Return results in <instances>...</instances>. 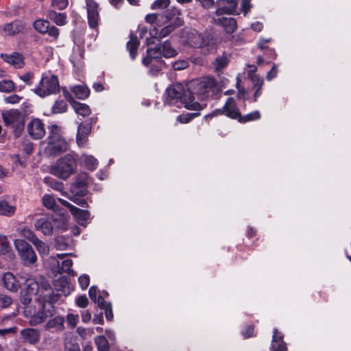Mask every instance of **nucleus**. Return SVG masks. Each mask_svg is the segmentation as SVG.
Instances as JSON below:
<instances>
[{
    "label": "nucleus",
    "instance_id": "obj_34",
    "mask_svg": "<svg viewBox=\"0 0 351 351\" xmlns=\"http://www.w3.org/2000/svg\"><path fill=\"white\" fill-rule=\"evenodd\" d=\"M176 29V26L173 24L168 25L164 27L159 32L158 36H157V31L156 29H154L152 32H151L150 34L154 37H158L161 39L165 38L168 35L170 34L174 29Z\"/></svg>",
    "mask_w": 351,
    "mask_h": 351
},
{
    "label": "nucleus",
    "instance_id": "obj_63",
    "mask_svg": "<svg viewBox=\"0 0 351 351\" xmlns=\"http://www.w3.org/2000/svg\"><path fill=\"white\" fill-rule=\"evenodd\" d=\"M248 77L251 80L254 86H263V80L260 78L258 75H252V76Z\"/></svg>",
    "mask_w": 351,
    "mask_h": 351
},
{
    "label": "nucleus",
    "instance_id": "obj_54",
    "mask_svg": "<svg viewBox=\"0 0 351 351\" xmlns=\"http://www.w3.org/2000/svg\"><path fill=\"white\" fill-rule=\"evenodd\" d=\"M79 284L82 289H86L90 283V278L88 275L84 274L78 278Z\"/></svg>",
    "mask_w": 351,
    "mask_h": 351
},
{
    "label": "nucleus",
    "instance_id": "obj_38",
    "mask_svg": "<svg viewBox=\"0 0 351 351\" xmlns=\"http://www.w3.org/2000/svg\"><path fill=\"white\" fill-rule=\"evenodd\" d=\"M95 342L98 351H109L108 341L104 336L101 335L96 337Z\"/></svg>",
    "mask_w": 351,
    "mask_h": 351
},
{
    "label": "nucleus",
    "instance_id": "obj_51",
    "mask_svg": "<svg viewBox=\"0 0 351 351\" xmlns=\"http://www.w3.org/2000/svg\"><path fill=\"white\" fill-rule=\"evenodd\" d=\"M12 304V299L11 297L1 295H0V306L2 308H7Z\"/></svg>",
    "mask_w": 351,
    "mask_h": 351
},
{
    "label": "nucleus",
    "instance_id": "obj_4",
    "mask_svg": "<svg viewBox=\"0 0 351 351\" xmlns=\"http://www.w3.org/2000/svg\"><path fill=\"white\" fill-rule=\"evenodd\" d=\"M178 52L169 40L158 44L154 47L147 49V56L143 58V64L148 66L152 64V60H159L162 57L165 58H174Z\"/></svg>",
    "mask_w": 351,
    "mask_h": 351
},
{
    "label": "nucleus",
    "instance_id": "obj_13",
    "mask_svg": "<svg viewBox=\"0 0 351 351\" xmlns=\"http://www.w3.org/2000/svg\"><path fill=\"white\" fill-rule=\"evenodd\" d=\"M58 201L64 206L68 208L71 213L80 225L85 226L90 218V213L86 210H82L70 204L69 202L58 198Z\"/></svg>",
    "mask_w": 351,
    "mask_h": 351
},
{
    "label": "nucleus",
    "instance_id": "obj_19",
    "mask_svg": "<svg viewBox=\"0 0 351 351\" xmlns=\"http://www.w3.org/2000/svg\"><path fill=\"white\" fill-rule=\"evenodd\" d=\"M237 3V0H218L216 14H232L235 10Z\"/></svg>",
    "mask_w": 351,
    "mask_h": 351
},
{
    "label": "nucleus",
    "instance_id": "obj_52",
    "mask_svg": "<svg viewBox=\"0 0 351 351\" xmlns=\"http://www.w3.org/2000/svg\"><path fill=\"white\" fill-rule=\"evenodd\" d=\"M68 5V0H52L51 6L58 10H64Z\"/></svg>",
    "mask_w": 351,
    "mask_h": 351
},
{
    "label": "nucleus",
    "instance_id": "obj_49",
    "mask_svg": "<svg viewBox=\"0 0 351 351\" xmlns=\"http://www.w3.org/2000/svg\"><path fill=\"white\" fill-rule=\"evenodd\" d=\"M10 248L7 238L5 236L0 235V253L4 254L9 252Z\"/></svg>",
    "mask_w": 351,
    "mask_h": 351
},
{
    "label": "nucleus",
    "instance_id": "obj_29",
    "mask_svg": "<svg viewBox=\"0 0 351 351\" xmlns=\"http://www.w3.org/2000/svg\"><path fill=\"white\" fill-rule=\"evenodd\" d=\"M16 211V206L9 204L5 199H0V215L11 217L14 215Z\"/></svg>",
    "mask_w": 351,
    "mask_h": 351
},
{
    "label": "nucleus",
    "instance_id": "obj_37",
    "mask_svg": "<svg viewBox=\"0 0 351 351\" xmlns=\"http://www.w3.org/2000/svg\"><path fill=\"white\" fill-rule=\"evenodd\" d=\"M43 204L47 208L52 210H56L58 207L54 197L47 194L45 195L43 197Z\"/></svg>",
    "mask_w": 351,
    "mask_h": 351
},
{
    "label": "nucleus",
    "instance_id": "obj_44",
    "mask_svg": "<svg viewBox=\"0 0 351 351\" xmlns=\"http://www.w3.org/2000/svg\"><path fill=\"white\" fill-rule=\"evenodd\" d=\"M199 115V112L186 113L179 115L177 117V121L182 123H187Z\"/></svg>",
    "mask_w": 351,
    "mask_h": 351
},
{
    "label": "nucleus",
    "instance_id": "obj_22",
    "mask_svg": "<svg viewBox=\"0 0 351 351\" xmlns=\"http://www.w3.org/2000/svg\"><path fill=\"white\" fill-rule=\"evenodd\" d=\"M2 282L5 288L12 292H16L20 288V283L11 272L3 275Z\"/></svg>",
    "mask_w": 351,
    "mask_h": 351
},
{
    "label": "nucleus",
    "instance_id": "obj_62",
    "mask_svg": "<svg viewBox=\"0 0 351 351\" xmlns=\"http://www.w3.org/2000/svg\"><path fill=\"white\" fill-rule=\"evenodd\" d=\"M64 351H80V349L78 344L66 342L65 343Z\"/></svg>",
    "mask_w": 351,
    "mask_h": 351
},
{
    "label": "nucleus",
    "instance_id": "obj_10",
    "mask_svg": "<svg viewBox=\"0 0 351 351\" xmlns=\"http://www.w3.org/2000/svg\"><path fill=\"white\" fill-rule=\"evenodd\" d=\"M14 245L25 265L36 263L37 256L32 246L22 239H16Z\"/></svg>",
    "mask_w": 351,
    "mask_h": 351
},
{
    "label": "nucleus",
    "instance_id": "obj_1",
    "mask_svg": "<svg viewBox=\"0 0 351 351\" xmlns=\"http://www.w3.org/2000/svg\"><path fill=\"white\" fill-rule=\"evenodd\" d=\"M48 293L40 294L36 302V305L25 306V315L29 317V325L34 326L44 322L47 317L53 314V304L57 301L58 296L51 293V290L46 289Z\"/></svg>",
    "mask_w": 351,
    "mask_h": 351
},
{
    "label": "nucleus",
    "instance_id": "obj_64",
    "mask_svg": "<svg viewBox=\"0 0 351 351\" xmlns=\"http://www.w3.org/2000/svg\"><path fill=\"white\" fill-rule=\"evenodd\" d=\"M97 287H95V286H92L90 289H89V291H88V295H89V297L90 298V300L93 302H96L97 301V298H98L97 296Z\"/></svg>",
    "mask_w": 351,
    "mask_h": 351
},
{
    "label": "nucleus",
    "instance_id": "obj_25",
    "mask_svg": "<svg viewBox=\"0 0 351 351\" xmlns=\"http://www.w3.org/2000/svg\"><path fill=\"white\" fill-rule=\"evenodd\" d=\"M140 42L136 36L133 34L130 35V40L127 43V49L130 53V58L134 60L137 55V49L139 47Z\"/></svg>",
    "mask_w": 351,
    "mask_h": 351
},
{
    "label": "nucleus",
    "instance_id": "obj_11",
    "mask_svg": "<svg viewBox=\"0 0 351 351\" xmlns=\"http://www.w3.org/2000/svg\"><path fill=\"white\" fill-rule=\"evenodd\" d=\"M60 221L50 217H42L38 219L35 223V229L41 232L44 235L49 236L53 234V230L58 228Z\"/></svg>",
    "mask_w": 351,
    "mask_h": 351
},
{
    "label": "nucleus",
    "instance_id": "obj_60",
    "mask_svg": "<svg viewBox=\"0 0 351 351\" xmlns=\"http://www.w3.org/2000/svg\"><path fill=\"white\" fill-rule=\"evenodd\" d=\"M98 305V306L101 308V309H105L106 308L108 307V306H111V304L110 303H108V302H106L104 298L101 295L98 296V298H97V301L96 302Z\"/></svg>",
    "mask_w": 351,
    "mask_h": 351
},
{
    "label": "nucleus",
    "instance_id": "obj_41",
    "mask_svg": "<svg viewBox=\"0 0 351 351\" xmlns=\"http://www.w3.org/2000/svg\"><path fill=\"white\" fill-rule=\"evenodd\" d=\"M82 157L84 161L86 167L88 169L94 170L97 168L98 162L97 160L93 156L83 154Z\"/></svg>",
    "mask_w": 351,
    "mask_h": 351
},
{
    "label": "nucleus",
    "instance_id": "obj_24",
    "mask_svg": "<svg viewBox=\"0 0 351 351\" xmlns=\"http://www.w3.org/2000/svg\"><path fill=\"white\" fill-rule=\"evenodd\" d=\"M24 25L19 21H13L5 24L3 27V32L5 36H14L24 29Z\"/></svg>",
    "mask_w": 351,
    "mask_h": 351
},
{
    "label": "nucleus",
    "instance_id": "obj_53",
    "mask_svg": "<svg viewBox=\"0 0 351 351\" xmlns=\"http://www.w3.org/2000/svg\"><path fill=\"white\" fill-rule=\"evenodd\" d=\"M34 74L30 72H27L19 76L20 80L25 83L27 86H32L33 84Z\"/></svg>",
    "mask_w": 351,
    "mask_h": 351
},
{
    "label": "nucleus",
    "instance_id": "obj_40",
    "mask_svg": "<svg viewBox=\"0 0 351 351\" xmlns=\"http://www.w3.org/2000/svg\"><path fill=\"white\" fill-rule=\"evenodd\" d=\"M260 119H261L260 112L258 110H255L252 112L245 114V116H241V114H240V117H239L238 121L240 123H247L249 121H256Z\"/></svg>",
    "mask_w": 351,
    "mask_h": 351
},
{
    "label": "nucleus",
    "instance_id": "obj_31",
    "mask_svg": "<svg viewBox=\"0 0 351 351\" xmlns=\"http://www.w3.org/2000/svg\"><path fill=\"white\" fill-rule=\"evenodd\" d=\"M71 91L79 99H85L90 94L88 88L84 85L75 86L71 88Z\"/></svg>",
    "mask_w": 351,
    "mask_h": 351
},
{
    "label": "nucleus",
    "instance_id": "obj_20",
    "mask_svg": "<svg viewBox=\"0 0 351 351\" xmlns=\"http://www.w3.org/2000/svg\"><path fill=\"white\" fill-rule=\"evenodd\" d=\"M21 337L23 341L30 344H36L40 340V331L37 329L27 328L21 330Z\"/></svg>",
    "mask_w": 351,
    "mask_h": 351
},
{
    "label": "nucleus",
    "instance_id": "obj_16",
    "mask_svg": "<svg viewBox=\"0 0 351 351\" xmlns=\"http://www.w3.org/2000/svg\"><path fill=\"white\" fill-rule=\"evenodd\" d=\"M27 130L29 135L36 140L41 139L45 135V125L38 118H34L28 123Z\"/></svg>",
    "mask_w": 351,
    "mask_h": 351
},
{
    "label": "nucleus",
    "instance_id": "obj_58",
    "mask_svg": "<svg viewBox=\"0 0 351 351\" xmlns=\"http://www.w3.org/2000/svg\"><path fill=\"white\" fill-rule=\"evenodd\" d=\"M48 35L52 37L54 40H57L58 38V36L60 34L59 29L55 26H50L49 25V31L47 32Z\"/></svg>",
    "mask_w": 351,
    "mask_h": 351
},
{
    "label": "nucleus",
    "instance_id": "obj_5",
    "mask_svg": "<svg viewBox=\"0 0 351 351\" xmlns=\"http://www.w3.org/2000/svg\"><path fill=\"white\" fill-rule=\"evenodd\" d=\"M60 88L59 80L56 75L43 74L39 83L33 91L40 97L45 98L59 93Z\"/></svg>",
    "mask_w": 351,
    "mask_h": 351
},
{
    "label": "nucleus",
    "instance_id": "obj_45",
    "mask_svg": "<svg viewBox=\"0 0 351 351\" xmlns=\"http://www.w3.org/2000/svg\"><path fill=\"white\" fill-rule=\"evenodd\" d=\"M21 236L25 239L29 240L32 243L38 239L33 231L27 228H24L21 230Z\"/></svg>",
    "mask_w": 351,
    "mask_h": 351
},
{
    "label": "nucleus",
    "instance_id": "obj_27",
    "mask_svg": "<svg viewBox=\"0 0 351 351\" xmlns=\"http://www.w3.org/2000/svg\"><path fill=\"white\" fill-rule=\"evenodd\" d=\"M64 319L62 317L57 316L53 319H49L45 325L47 330L53 331L62 330L64 328Z\"/></svg>",
    "mask_w": 351,
    "mask_h": 351
},
{
    "label": "nucleus",
    "instance_id": "obj_57",
    "mask_svg": "<svg viewBox=\"0 0 351 351\" xmlns=\"http://www.w3.org/2000/svg\"><path fill=\"white\" fill-rule=\"evenodd\" d=\"M22 149L27 155H29L33 151V143L29 141H25L22 144Z\"/></svg>",
    "mask_w": 351,
    "mask_h": 351
},
{
    "label": "nucleus",
    "instance_id": "obj_30",
    "mask_svg": "<svg viewBox=\"0 0 351 351\" xmlns=\"http://www.w3.org/2000/svg\"><path fill=\"white\" fill-rule=\"evenodd\" d=\"M44 182L49 186L51 189L58 191L61 193V194L64 196L67 195V193L63 191L64 184L62 182L57 181L51 178L45 177L43 179Z\"/></svg>",
    "mask_w": 351,
    "mask_h": 351
},
{
    "label": "nucleus",
    "instance_id": "obj_14",
    "mask_svg": "<svg viewBox=\"0 0 351 351\" xmlns=\"http://www.w3.org/2000/svg\"><path fill=\"white\" fill-rule=\"evenodd\" d=\"M87 185L88 174L86 173H80L75 178V182L71 184L70 191L73 195L84 197L87 193Z\"/></svg>",
    "mask_w": 351,
    "mask_h": 351
},
{
    "label": "nucleus",
    "instance_id": "obj_59",
    "mask_svg": "<svg viewBox=\"0 0 351 351\" xmlns=\"http://www.w3.org/2000/svg\"><path fill=\"white\" fill-rule=\"evenodd\" d=\"M189 66V63L186 60H179V61H176L174 64H173V69L175 70H182L184 69H186Z\"/></svg>",
    "mask_w": 351,
    "mask_h": 351
},
{
    "label": "nucleus",
    "instance_id": "obj_48",
    "mask_svg": "<svg viewBox=\"0 0 351 351\" xmlns=\"http://www.w3.org/2000/svg\"><path fill=\"white\" fill-rule=\"evenodd\" d=\"M76 195H69L67 193L66 197L69 199L74 202L75 204L82 206V207H86L87 206V202L86 199L80 198V196L77 197Z\"/></svg>",
    "mask_w": 351,
    "mask_h": 351
},
{
    "label": "nucleus",
    "instance_id": "obj_50",
    "mask_svg": "<svg viewBox=\"0 0 351 351\" xmlns=\"http://www.w3.org/2000/svg\"><path fill=\"white\" fill-rule=\"evenodd\" d=\"M77 332L83 339H86L88 337H91L92 336V335L94 333V329L93 328H82V327H78L77 328Z\"/></svg>",
    "mask_w": 351,
    "mask_h": 351
},
{
    "label": "nucleus",
    "instance_id": "obj_7",
    "mask_svg": "<svg viewBox=\"0 0 351 351\" xmlns=\"http://www.w3.org/2000/svg\"><path fill=\"white\" fill-rule=\"evenodd\" d=\"M76 169L75 159L71 155L60 158L50 169V173L63 180L68 178Z\"/></svg>",
    "mask_w": 351,
    "mask_h": 351
},
{
    "label": "nucleus",
    "instance_id": "obj_6",
    "mask_svg": "<svg viewBox=\"0 0 351 351\" xmlns=\"http://www.w3.org/2000/svg\"><path fill=\"white\" fill-rule=\"evenodd\" d=\"M2 119L4 124L10 128L16 138H19L25 127L24 117L18 110L11 109L2 112Z\"/></svg>",
    "mask_w": 351,
    "mask_h": 351
},
{
    "label": "nucleus",
    "instance_id": "obj_26",
    "mask_svg": "<svg viewBox=\"0 0 351 351\" xmlns=\"http://www.w3.org/2000/svg\"><path fill=\"white\" fill-rule=\"evenodd\" d=\"M219 24L223 27L225 31L228 34L233 33L237 29V22L232 17H222L219 20Z\"/></svg>",
    "mask_w": 351,
    "mask_h": 351
},
{
    "label": "nucleus",
    "instance_id": "obj_61",
    "mask_svg": "<svg viewBox=\"0 0 351 351\" xmlns=\"http://www.w3.org/2000/svg\"><path fill=\"white\" fill-rule=\"evenodd\" d=\"M98 305V306L101 308V309H105L106 308L108 307V306H111V304L110 303H108V302H106L104 298L101 295L98 296V298H97V301L96 302Z\"/></svg>",
    "mask_w": 351,
    "mask_h": 351
},
{
    "label": "nucleus",
    "instance_id": "obj_15",
    "mask_svg": "<svg viewBox=\"0 0 351 351\" xmlns=\"http://www.w3.org/2000/svg\"><path fill=\"white\" fill-rule=\"evenodd\" d=\"M94 119L90 118L78 125L76 141L80 147H84L88 141V136L91 132Z\"/></svg>",
    "mask_w": 351,
    "mask_h": 351
},
{
    "label": "nucleus",
    "instance_id": "obj_55",
    "mask_svg": "<svg viewBox=\"0 0 351 351\" xmlns=\"http://www.w3.org/2000/svg\"><path fill=\"white\" fill-rule=\"evenodd\" d=\"M78 320L79 316L77 315L69 314L67 315V323L72 328H75L77 326Z\"/></svg>",
    "mask_w": 351,
    "mask_h": 351
},
{
    "label": "nucleus",
    "instance_id": "obj_32",
    "mask_svg": "<svg viewBox=\"0 0 351 351\" xmlns=\"http://www.w3.org/2000/svg\"><path fill=\"white\" fill-rule=\"evenodd\" d=\"M71 106L77 114L82 115V117H87L91 112L89 106L86 104L75 101L72 104Z\"/></svg>",
    "mask_w": 351,
    "mask_h": 351
},
{
    "label": "nucleus",
    "instance_id": "obj_9",
    "mask_svg": "<svg viewBox=\"0 0 351 351\" xmlns=\"http://www.w3.org/2000/svg\"><path fill=\"white\" fill-rule=\"evenodd\" d=\"M188 42L193 47L202 49L204 53H210L215 49L213 41L208 37H203L195 30L189 32Z\"/></svg>",
    "mask_w": 351,
    "mask_h": 351
},
{
    "label": "nucleus",
    "instance_id": "obj_18",
    "mask_svg": "<svg viewBox=\"0 0 351 351\" xmlns=\"http://www.w3.org/2000/svg\"><path fill=\"white\" fill-rule=\"evenodd\" d=\"M0 56L5 62L15 69H22L25 66L24 57L19 52H13L11 54L1 53Z\"/></svg>",
    "mask_w": 351,
    "mask_h": 351
},
{
    "label": "nucleus",
    "instance_id": "obj_33",
    "mask_svg": "<svg viewBox=\"0 0 351 351\" xmlns=\"http://www.w3.org/2000/svg\"><path fill=\"white\" fill-rule=\"evenodd\" d=\"M49 22L44 19H37L33 23L34 28L40 34H45L49 31Z\"/></svg>",
    "mask_w": 351,
    "mask_h": 351
},
{
    "label": "nucleus",
    "instance_id": "obj_56",
    "mask_svg": "<svg viewBox=\"0 0 351 351\" xmlns=\"http://www.w3.org/2000/svg\"><path fill=\"white\" fill-rule=\"evenodd\" d=\"M76 304L80 308H86L88 304L87 297L85 295H83L77 298Z\"/></svg>",
    "mask_w": 351,
    "mask_h": 351
},
{
    "label": "nucleus",
    "instance_id": "obj_3",
    "mask_svg": "<svg viewBox=\"0 0 351 351\" xmlns=\"http://www.w3.org/2000/svg\"><path fill=\"white\" fill-rule=\"evenodd\" d=\"M189 88L194 97L196 95L199 99L205 100L216 94L218 90V84L215 78L204 77L191 82Z\"/></svg>",
    "mask_w": 351,
    "mask_h": 351
},
{
    "label": "nucleus",
    "instance_id": "obj_12",
    "mask_svg": "<svg viewBox=\"0 0 351 351\" xmlns=\"http://www.w3.org/2000/svg\"><path fill=\"white\" fill-rule=\"evenodd\" d=\"M88 23L90 28H97L100 20L99 5L96 0H86Z\"/></svg>",
    "mask_w": 351,
    "mask_h": 351
},
{
    "label": "nucleus",
    "instance_id": "obj_43",
    "mask_svg": "<svg viewBox=\"0 0 351 351\" xmlns=\"http://www.w3.org/2000/svg\"><path fill=\"white\" fill-rule=\"evenodd\" d=\"M33 244L40 255H47L49 253L48 245L41 240L37 239Z\"/></svg>",
    "mask_w": 351,
    "mask_h": 351
},
{
    "label": "nucleus",
    "instance_id": "obj_47",
    "mask_svg": "<svg viewBox=\"0 0 351 351\" xmlns=\"http://www.w3.org/2000/svg\"><path fill=\"white\" fill-rule=\"evenodd\" d=\"M22 97L16 94H13L9 96L4 97L3 101L5 104H19L22 100Z\"/></svg>",
    "mask_w": 351,
    "mask_h": 351
},
{
    "label": "nucleus",
    "instance_id": "obj_21",
    "mask_svg": "<svg viewBox=\"0 0 351 351\" xmlns=\"http://www.w3.org/2000/svg\"><path fill=\"white\" fill-rule=\"evenodd\" d=\"M283 335L277 329H274L271 351H287L285 342L283 341Z\"/></svg>",
    "mask_w": 351,
    "mask_h": 351
},
{
    "label": "nucleus",
    "instance_id": "obj_42",
    "mask_svg": "<svg viewBox=\"0 0 351 351\" xmlns=\"http://www.w3.org/2000/svg\"><path fill=\"white\" fill-rule=\"evenodd\" d=\"M73 261L71 259H65L62 262L60 272L68 273L69 275L75 276V271L71 269Z\"/></svg>",
    "mask_w": 351,
    "mask_h": 351
},
{
    "label": "nucleus",
    "instance_id": "obj_35",
    "mask_svg": "<svg viewBox=\"0 0 351 351\" xmlns=\"http://www.w3.org/2000/svg\"><path fill=\"white\" fill-rule=\"evenodd\" d=\"M228 59L226 55H221L215 58L213 62V66L216 71H219L227 66Z\"/></svg>",
    "mask_w": 351,
    "mask_h": 351
},
{
    "label": "nucleus",
    "instance_id": "obj_2",
    "mask_svg": "<svg viewBox=\"0 0 351 351\" xmlns=\"http://www.w3.org/2000/svg\"><path fill=\"white\" fill-rule=\"evenodd\" d=\"M165 95V103L168 105H174L180 101L186 109L195 111H200L206 106L194 101V97L191 95V91H189V88L185 90L181 84H176L169 86L166 90Z\"/></svg>",
    "mask_w": 351,
    "mask_h": 351
},
{
    "label": "nucleus",
    "instance_id": "obj_46",
    "mask_svg": "<svg viewBox=\"0 0 351 351\" xmlns=\"http://www.w3.org/2000/svg\"><path fill=\"white\" fill-rule=\"evenodd\" d=\"M170 4V0H156L151 5L152 10H162L167 8Z\"/></svg>",
    "mask_w": 351,
    "mask_h": 351
},
{
    "label": "nucleus",
    "instance_id": "obj_28",
    "mask_svg": "<svg viewBox=\"0 0 351 351\" xmlns=\"http://www.w3.org/2000/svg\"><path fill=\"white\" fill-rule=\"evenodd\" d=\"M47 17L57 25L62 26L66 23V15L64 13H58L54 10H49Z\"/></svg>",
    "mask_w": 351,
    "mask_h": 351
},
{
    "label": "nucleus",
    "instance_id": "obj_17",
    "mask_svg": "<svg viewBox=\"0 0 351 351\" xmlns=\"http://www.w3.org/2000/svg\"><path fill=\"white\" fill-rule=\"evenodd\" d=\"M25 288L24 292H27V294H30L33 295H37L40 290L41 289V294L48 293L49 292L46 291L47 289H51L50 285L49 284H44L43 285L40 287L39 284L37 281L35 280L34 278H29L25 280Z\"/></svg>",
    "mask_w": 351,
    "mask_h": 351
},
{
    "label": "nucleus",
    "instance_id": "obj_36",
    "mask_svg": "<svg viewBox=\"0 0 351 351\" xmlns=\"http://www.w3.org/2000/svg\"><path fill=\"white\" fill-rule=\"evenodd\" d=\"M16 85L11 80H3L0 81V92L12 93L16 90Z\"/></svg>",
    "mask_w": 351,
    "mask_h": 351
},
{
    "label": "nucleus",
    "instance_id": "obj_23",
    "mask_svg": "<svg viewBox=\"0 0 351 351\" xmlns=\"http://www.w3.org/2000/svg\"><path fill=\"white\" fill-rule=\"evenodd\" d=\"M224 108L225 114L227 117L231 119H239L241 113L237 107L236 102L233 98H228L226 104H224Z\"/></svg>",
    "mask_w": 351,
    "mask_h": 351
},
{
    "label": "nucleus",
    "instance_id": "obj_39",
    "mask_svg": "<svg viewBox=\"0 0 351 351\" xmlns=\"http://www.w3.org/2000/svg\"><path fill=\"white\" fill-rule=\"evenodd\" d=\"M67 110V104L64 100H56L51 108L52 114L65 112Z\"/></svg>",
    "mask_w": 351,
    "mask_h": 351
},
{
    "label": "nucleus",
    "instance_id": "obj_8",
    "mask_svg": "<svg viewBox=\"0 0 351 351\" xmlns=\"http://www.w3.org/2000/svg\"><path fill=\"white\" fill-rule=\"evenodd\" d=\"M47 149L51 154H57L66 149L67 144L62 138L61 129L57 125H51L49 128Z\"/></svg>",
    "mask_w": 351,
    "mask_h": 351
}]
</instances>
